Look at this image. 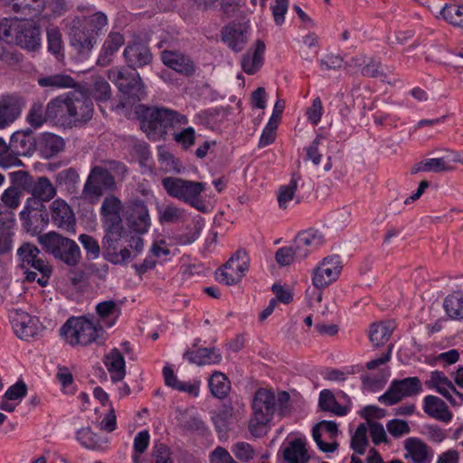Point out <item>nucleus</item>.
I'll use <instances>...</instances> for the list:
<instances>
[{"mask_svg": "<svg viewBox=\"0 0 463 463\" xmlns=\"http://www.w3.org/2000/svg\"><path fill=\"white\" fill-rule=\"evenodd\" d=\"M105 234L102 240L103 248L107 250H116L124 235L123 223L102 225Z\"/></svg>", "mask_w": 463, "mask_h": 463, "instance_id": "a19ab883", "label": "nucleus"}, {"mask_svg": "<svg viewBox=\"0 0 463 463\" xmlns=\"http://www.w3.org/2000/svg\"><path fill=\"white\" fill-rule=\"evenodd\" d=\"M322 431L328 434L329 439H335L338 433V427L335 421L322 420L313 427L312 436L319 449L323 452H334L338 448L336 441L330 443L322 440Z\"/></svg>", "mask_w": 463, "mask_h": 463, "instance_id": "5701e85b", "label": "nucleus"}, {"mask_svg": "<svg viewBox=\"0 0 463 463\" xmlns=\"http://www.w3.org/2000/svg\"><path fill=\"white\" fill-rule=\"evenodd\" d=\"M90 94L97 101H107L111 97V90L108 81L101 77L93 80Z\"/></svg>", "mask_w": 463, "mask_h": 463, "instance_id": "6e6d98bb", "label": "nucleus"}, {"mask_svg": "<svg viewBox=\"0 0 463 463\" xmlns=\"http://www.w3.org/2000/svg\"><path fill=\"white\" fill-rule=\"evenodd\" d=\"M24 107V99L17 95H4L0 98V129L13 124Z\"/></svg>", "mask_w": 463, "mask_h": 463, "instance_id": "aec40b11", "label": "nucleus"}, {"mask_svg": "<svg viewBox=\"0 0 463 463\" xmlns=\"http://www.w3.org/2000/svg\"><path fill=\"white\" fill-rule=\"evenodd\" d=\"M422 391V384L419 377H407L402 380H393L388 390L378 398L384 405L391 406L402 399L418 395Z\"/></svg>", "mask_w": 463, "mask_h": 463, "instance_id": "6e6552de", "label": "nucleus"}, {"mask_svg": "<svg viewBox=\"0 0 463 463\" xmlns=\"http://www.w3.org/2000/svg\"><path fill=\"white\" fill-rule=\"evenodd\" d=\"M150 435L147 430L138 432L134 439L133 460L137 463L139 455L143 454L149 445Z\"/></svg>", "mask_w": 463, "mask_h": 463, "instance_id": "e2e57ef3", "label": "nucleus"}, {"mask_svg": "<svg viewBox=\"0 0 463 463\" xmlns=\"http://www.w3.org/2000/svg\"><path fill=\"white\" fill-rule=\"evenodd\" d=\"M53 223L65 232L75 233L76 219L71 206L62 199H56L51 204Z\"/></svg>", "mask_w": 463, "mask_h": 463, "instance_id": "f3484780", "label": "nucleus"}, {"mask_svg": "<svg viewBox=\"0 0 463 463\" xmlns=\"http://www.w3.org/2000/svg\"><path fill=\"white\" fill-rule=\"evenodd\" d=\"M249 269V258L245 250H238L216 272L217 279L226 285H234L241 281Z\"/></svg>", "mask_w": 463, "mask_h": 463, "instance_id": "9d476101", "label": "nucleus"}, {"mask_svg": "<svg viewBox=\"0 0 463 463\" xmlns=\"http://www.w3.org/2000/svg\"><path fill=\"white\" fill-rule=\"evenodd\" d=\"M174 140L182 146L184 149H188L194 145L195 131L194 128L188 127L182 129L180 132L174 134Z\"/></svg>", "mask_w": 463, "mask_h": 463, "instance_id": "680f3d73", "label": "nucleus"}, {"mask_svg": "<svg viewBox=\"0 0 463 463\" xmlns=\"http://www.w3.org/2000/svg\"><path fill=\"white\" fill-rule=\"evenodd\" d=\"M161 60L165 66L186 77L193 76L196 70L193 59L178 51H163Z\"/></svg>", "mask_w": 463, "mask_h": 463, "instance_id": "6ab92c4d", "label": "nucleus"}, {"mask_svg": "<svg viewBox=\"0 0 463 463\" xmlns=\"http://www.w3.org/2000/svg\"><path fill=\"white\" fill-rule=\"evenodd\" d=\"M298 188V180L295 175L286 185H281L278 191V203L280 209H287L288 203L293 200Z\"/></svg>", "mask_w": 463, "mask_h": 463, "instance_id": "864d4df0", "label": "nucleus"}, {"mask_svg": "<svg viewBox=\"0 0 463 463\" xmlns=\"http://www.w3.org/2000/svg\"><path fill=\"white\" fill-rule=\"evenodd\" d=\"M70 127L85 124L92 118L94 105L82 91H70Z\"/></svg>", "mask_w": 463, "mask_h": 463, "instance_id": "f8f14e48", "label": "nucleus"}, {"mask_svg": "<svg viewBox=\"0 0 463 463\" xmlns=\"http://www.w3.org/2000/svg\"><path fill=\"white\" fill-rule=\"evenodd\" d=\"M443 307L451 319H463V292L455 291L448 295L444 299Z\"/></svg>", "mask_w": 463, "mask_h": 463, "instance_id": "79ce46f5", "label": "nucleus"}, {"mask_svg": "<svg viewBox=\"0 0 463 463\" xmlns=\"http://www.w3.org/2000/svg\"><path fill=\"white\" fill-rule=\"evenodd\" d=\"M184 219L185 211L173 203L165 205L158 213V220L161 223L178 222Z\"/></svg>", "mask_w": 463, "mask_h": 463, "instance_id": "8fccbe9b", "label": "nucleus"}, {"mask_svg": "<svg viewBox=\"0 0 463 463\" xmlns=\"http://www.w3.org/2000/svg\"><path fill=\"white\" fill-rule=\"evenodd\" d=\"M253 411L272 417L276 411L275 394L268 389H259L252 402Z\"/></svg>", "mask_w": 463, "mask_h": 463, "instance_id": "473e14b6", "label": "nucleus"}, {"mask_svg": "<svg viewBox=\"0 0 463 463\" xmlns=\"http://www.w3.org/2000/svg\"><path fill=\"white\" fill-rule=\"evenodd\" d=\"M265 52V43L261 40H257L255 50L251 52L248 51L241 59V68L249 75L254 74L263 64V56Z\"/></svg>", "mask_w": 463, "mask_h": 463, "instance_id": "7c9ffc66", "label": "nucleus"}, {"mask_svg": "<svg viewBox=\"0 0 463 463\" xmlns=\"http://www.w3.org/2000/svg\"><path fill=\"white\" fill-rule=\"evenodd\" d=\"M222 41L232 51H242L248 42V32L241 24H229L221 31Z\"/></svg>", "mask_w": 463, "mask_h": 463, "instance_id": "4be33fe9", "label": "nucleus"}, {"mask_svg": "<svg viewBox=\"0 0 463 463\" xmlns=\"http://www.w3.org/2000/svg\"><path fill=\"white\" fill-rule=\"evenodd\" d=\"M158 162L165 173L179 174L184 169L180 160L175 157L172 153L165 149L159 151Z\"/></svg>", "mask_w": 463, "mask_h": 463, "instance_id": "09e8293b", "label": "nucleus"}, {"mask_svg": "<svg viewBox=\"0 0 463 463\" xmlns=\"http://www.w3.org/2000/svg\"><path fill=\"white\" fill-rule=\"evenodd\" d=\"M184 358L197 365L218 364L222 360L221 354L214 348H198L194 351H186Z\"/></svg>", "mask_w": 463, "mask_h": 463, "instance_id": "f704fd0d", "label": "nucleus"}, {"mask_svg": "<svg viewBox=\"0 0 463 463\" xmlns=\"http://www.w3.org/2000/svg\"><path fill=\"white\" fill-rule=\"evenodd\" d=\"M0 34L6 43L29 52H35L41 47V30L32 19L4 18L0 21Z\"/></svg>", "mask_w": 463, "mask_h": 463, "instance_id": "f257e3e1", "label": "nucleus"}, {"mask_svg": "<svg viewBox=\"0 0 463 463\" xmlns=\"http://www.w3.org/2000/svg\"><path fill=\"white\" fill-rule=\"evenodd\" d=\"M271 417L253 411V416L249 421V430L256 438L264 436L267 433V424Z\"/></svg>", "mask_w": 463, "mask_h": 463, "instance_id": "3c124183", "label": "nucleus"}, {"mask_svg": "<svg viewBox=\"0 0 463 463\" xmlns=\"http://www.w3.org/2000/svg\"><path fill=\"white\" fill-rule=\"evenodd\" d=\"M9 318L14 334L24 340L37 336L43 329L38 317L21 309L11 310Z\"/></svg>", "mask_w": 463, "mask_h": 463, "instance_id": "9b49d317", "label": "nucleus"}, {"mask_svg": "<svg viewBox=\"0 0 463 463\" xmlns=\"http://www.w3.org/2000/svg\"><path fill=\"white\" fill-rule=\"evenodd\" d=\"M126 219L129 226L139 234L146 233L151 225L148 209L142 201H135L128 205Z\"/></svg>", "mask_w": 463, "mask_h": 463, "instance_id": "412c9836", "label": "nucleus"}, {"mask_svg": "<svg viewBox=\"0 0 463 463\" xmlns=\"http://www.w3.org/2000/svg\"><path fill=\"white\" fill-rule=\"evenodd\" d=\"M232 452L239 460L248 462L255 456V450L252 446L244 441H238L232 447Z\"/></svg>", "mask_w": 463, "mask_h": 463, "instance_id": "bf43d9fd", "label": "nucleus"}, {"mask_svg": "<svg viewBox=\"0 0 463 463\" xmlns=\"http://www.w3.org/2000/svg\"><path fill=\"white\" fill-rule=\"evenodd\" d=\"M65 142L61 137L43 133L38 139V148L45 158H51L64 149Z\"/></svg>", "mask_w": 463, "mask_h": 463, "instance_id": "72a5a7b5", "label": "nucleus"}, {"mask_svg": "<svg viewBox=\"0 0 463 463\" xmlns=\"http://www.w3.org/2000/svg\"><path fill=\"white\" fill-rule=\"evenodd\" d=\"M404 447L407 451L406 458H410L414 463H425L430 457V449L419 439H407Z\"/></svg>", "mask_w": 463, "mask_h": 463, "instance_id": "e433bc0d", "label": "nucleus"}, {"mask_svg": "<svg viewBox=\"0 0 463 463\" xmlns=\"http://www.w3.org/2000/svg\"><path fill=\"white\" fill-rule=\"evenodd\" d=\"M423 411L431 418L442 422H449L453 414L440 398L434 395H427L423 400Z\"/></svg>", "mask_w": 463, "mask_h": 463, "instance_id": "c85d7f7f", "label": "nucleus"}, {"mask_svg": "<svg viewBox=\"0 0 463 463\" xmlns=\"http://www.w3.org/2000/svg\"><path fill=\"white\" fill-rule=\"evenodd\" d=\"M275 260L279 266H288L297 260L295 247L292 244L288 247L279 248L275 254Z\"/></svg>", "mask_w": 463, "mask_h": 463, "instance_id": "0e129e2a", "label": "nucleus"}, {"mask_svg": "<svg viewBox=\"0 0 463 463\" xmlns=\"http://www.w3.org/2000/svg\"><path fill=\"white\" fill-rule=\"evenodd\" d=\"M96 313L99 320L108 327L115 325L121 314L120 303L114 300L99 302L96 306Z\"/></svg>", "mask_w": 463, "mask_h": 463, "instance_id": "c9c22d12", "label": "nucleus"}, {"mask_svg": "<svg viewBox=\"0 0 463 463\" xmlns=\"http://www.w3.org/2000/svg\"><path fill=\"white\" fill-rule=\"evenodd\" d=\"M46 120L49 119L46 117V112L43 114V106L41 104H33L27 115V122L33 128H39Z\"/></svg>", "mask_w": 463, "mask_h": 463, "instance_id": "69168bd1", "label": "nucleus"}, {"mask_svg": "<svg viewBox=\"0 0 463 463\" xmlns=\"http://www.w3.org/2000/svg\"><path fill=\"white\" fill-rule=\"evenodd\" d=\"M124 58L130 68L136 69L149 64L152 54L149 48L140 43L128 45L123 52Z\"/></svg>", "mask_w": 463, "mask_h": 463, "instance_id": "a878e982", "label": "nucleus"}, {"mask_svg": "<svg viewBox=\"0 0 463 463\" xmlns=\"http://www.w3.org/2000/svg\"><path fill=\"white\" fill-rule=\"evenodd\" d=\"M343 265L338 255L324 258L313 269L312 283L317 289L325 288L335 281L342 271Z\"/></svg>", "mask_w": 463, "mask_h": 463, "instance_id": "1a4fd4ad", "label": "nucleus"}, {"mask_svg": "<svg viewBox=\"0 0 463 463\" xmlns=\"http://www.w3.org/2000/svg\"><path fill=\"white\" fill-rule=\"evenodd\" d=\"M104 364L113 383H118L124 379L126 375L125 360L118 348H113L105 355Z\"/></svg>", "mask_w": 463, "mask_h": 463, "instance_id": "c756f323", "label": "nucleus"}, {"mask_svg": "<svg viewBox=\"0 0 463 463\" xmlns=\"http://www.w3.org/2000/svg\"><path fill=\"white\" fill-rule=\"evenodd\" d=\"M453 169L454 167L445 157L427 158L415 164L411 169V174L416 175L420 172H450Z\"/></svg>", "mask_w": 463, "mask_h": 463, "instance_id": "4c0bfd02", "label": "nucleus"}, {"mask_svg": "<svg viewBox=\"0 0 463 463\" xmlns=\"http://www.w3.org/2000/svg\"><path fill=\"white\" fill-rule=\"evenodd\" d=\"M394 325L391 321L373 323L369 329V339L376 346L383 345L391 337Z\"/></svg>", "mask_w": 463, "mask_h": 463, "instance_id": "ea45409f", "label": "nucleus"}, {"mask_svg": "<svg viewBox=\"0 0 463 463\" xmlns=\"http://www.w3.org/2000/svg\"><path fill=\"white\" fill-rule=\"evenodd\" d=\"M48 48L54 54H59L62 49L61 33L56 27L47 29Z\"/></svg>", "mask_w": 463, "mask_h": 463, "instance_id": "338daca9", "label": "nucleus"}, {"mask_svg": "<svg viewBox=\"0 0 463 463\" xmlns=\"http://www.w3.org/2000/svg\"><path fill=\"white\" fill-rule=\"evenodd\" d=\"M387 430L394 438H400L405 434L410 433L411 428L409 424L402 420H391L386 424Z\"/></svg>", "mask_w": 463, "mask_h": 463, "instance_id": "774afa93", "label": "nucleus"}, {"mask_svg": "<svg viewBox=\"0 0 463 463\" xmlns=\"http://www.w3.org/2000/svg\"><path fill=\"white\" fill-rule=\"evenodd\" d=\"M368 445L367 427L364 423L358 425L351 439V448L358 454L363 455Z\"/></svg>", "mask_w": 463, "mask_h": 463, "instance_id": "5fc2aeb1", "label": "nucleus"}, {"mask_svg": "<svg viewBox=\"0 0 463 463\" xmlns=\"http://www.w3.org/2000/svg\"><path fill=\"white\" fill-rule=\"evenodd\" d=\"M162 185L169 196L183 201L202 213L206 212V206L201 198L202 193L206 189L205 183L167 176L162 179Z\"/></svg>", "mask_w": 463, "mask_h": 463, "instance_id": "39448f33", "label": "nucleus"}, {"mask_svg": "<svg viewBox=\"0 0 463 463\" xmlns=\"http://www.w3.org/2000/svg\"><path fill=\"white\" fill-rule=\"evenodd\" d=\"M71 45L83 55L88 54L94 44L96 37L93 33L88 31L83 25L80 18H76L71 22L69 32Z\"/></svg>", "mask_w": 463, "mask_h": 463, "instance_id": "dca6fc26", "label": "nucleus"}, {"mask_svg": "<svg viewBox=\"0 0 463 463\" xmlns=\"http://www.w3.org/2000/svg\"><path fill=\"white\" fill-rule=\"evenodd\" d=\"M4 227H0V256L8 254L13 249V236L11 228L14 224V220H6L3 222Z\"/></svg>", "mask_w": 463, "mask_h": 463, "instance_id": "603ef678", "label": "nucleus"}, {"mask_svg": "<svg viewBox=\"0 0 463 463\" xmlns=\"http://www.w3.org/2000/svg\"><path fill=\"white\" fill-rule=\"evenodd\" d=\"M80 21L82 22V25L88 31L93 33L95 37L106 31L108 25L107 15L102 12H96L90 16L83 17Z\"/></svg>", "mask_w": 463, "mask_h": 463, "instance_id": "49530a36", "label": "nucleus"}, {"mask_svg": "<svg viewBox=\"0 0 463 463\" xmlns=\"http://www.w3.org/2000/svg\"><path fill=\"white\" fill-rule=\"evenodd\" d=\"M46 0H6L10 10L24 18L38 16L45 7Z\"/></svg>", "mask_w": 463, "mask_h": 463, "instance_id": "cd10ccee", "label": "nucleus"}, {"mask_svg": "<svg viewBox=\"0 0 463 463\" xmlns=\"http://www.w3.org/2000/svg\"><path fill=\"white\" fill-rule=\"evenodd\" d=\"M425 384L430 389H435L452 406L458 407L463 404V393L457 391L452 382L442 372H431L430 380L426 381Z\"/></svg>", "mask_w": 463, "mask_h": 463, "instance_id": "4468645a", "label": "nucleus"}, {"mask_svg": "<svg viewBox=\"0 0 463 463\" xmlns=\"http://www.w3.org/2000/svg\"><path fill=\"white\" fill-rule=\"evenodd\" d=\"M17 256L26 281H37L42 287L48 284L52 268L40 258V250L35 245L29 242L22 244L17 250Z\"/></svg>", "mask_w": 463, "mask_h": 463, "instance_id": "20e7f679", "label": "nucleus"}, {"mask_svg": "<svg viewBox=\"0 0 463 463\" xmlns=\"http://www.w3.org/2000/svg\"><path fill=\"white\" fill-rule=\"evenodd\" d=\"M70 92L51 99L46 106V117L57 125L70 127Z\"/></svg>", "mask_w": 463, "mask_h": 463, "instance_id": "a211bd4d", "label": "nucleus"}, {"mask_svg": "<svg viewBox=\"0 0 463 463\" xmlns=\"http://www.w3.org/2000/svg\"><path fill=\"white\" fill-rule=\"evenodd\" d=\"M20 192L17 187L10 186L1 195L0 214L13 212L20 205Z\"/></svg>", "mask_w": 463, "mask_h": 463, "instance_id": "de8ad7c7", "label": "nucleus"}, {"mask_svg": "<svg viewBox=\"0 0 463 463\" xmlns=\"http://www.w3.org/2000/svg\"><path fill=\"white\" fill-rule=\"evenodd\" d=\"M124 44V37L119 33H110L104 42L102 52L106 57L112 56Z\"/></svg>", "mask_w": 463, "mask_h": 463, "instance_id": "13d9d810", "label": "nucleus"}, {"mask_svg": "<svg viewBox=\"0 0 463 463\" xmlns=\"http://www.w3.org/2000/svg\"><path fill=\"white\" fill-rule=\"evenodd\" d=\"M122 210L123 204L117 196L105 197L100 207L102 225L123 223Z\"/></svg>", "mask_w": 463, "mask_h": 463, "instance_id": "bb28decb", "label": "nucleus"}, {"mask_svg": "<svg viewBox=\"0 0 463 463\" xmlns=\"http://www.w3.org/2000/svg\"><path fill=\"white\" fill-rule=\"evenodd\" d=\"M282 454L287 463H307L309 460L306 442L302 439H295L288 442Z\"/></svg>", "mask_w": 463, "mask_h": 463, "instance_id": "2f4dec72", "label": "nucleus"}, {"mask_svg": "<svg viewBox=\"0 0 463 463\" xmlns=\"http://www.w3.org/2000/svg\"><path fill=\"white\" fill-rule=\"evenodd\" d=\"M109 79L118 87L120 92L140 99L146 94L145 85L137 72L133 73V85H130L131 74L127 75L119 68H113L108 72Z\"/></svg>", "mask_w": 463, "mask_h": 463, "instance_id": "ddd939ff", "label": "nucleus"}, {"mask_svg": "<svg viewBox=\"0 0 463 463\" xmlns=\"http://www.w3.org/2000/svg\"><path fill=\"white\" fill-rule=\"evenodd\" d=\"M324 235L315 229H307L297 234L293 241L297 260H305L324 243Z\"/></svg>", "mask_w": 463, "mask_h": 463, "instance_id": "2eb2a0df", "label": "nucleus"}, {"mask_svg": "<svg viewBox=\"0 0 463 463\" xmlns=\"http://www.w3.org/2000/svg\"><path fill=\"white\" fill-rule=\"evenodd\" d=\"M209 387L212 394L218 399L225 398L231 390L229 379L220 372H214L212 374L209 379Z\"/></svg>", "mask_w": 463, "mask_h": 463, "instance_id": "c03bdc74", "label": "nucleus"}, {"mask_svg": "<svg viewBox=\"0 0 463 463\" xmlns=\"http://www.w3.org/2000/svg\"><path fill=\"white\" fill-rule=\"evenodd\" d=\"M12 183L21 189L30 192L35 179L28 172L20 170L10 173Z\"/></svg>", "mask_w": 463, "mask_h": 463, "instance_id": "052dcab7", "label": "nucleus"}, {"mask_svg": "<svg viewBox=\"0 0 463 463\" xmlns=\"http://www.w3.org/2000/svg\"><path fill=\"white\" fill-rule=\"evenodd\" d=\"M60 334L70 345H88L105 341L103 327L83 317L69 318L61 327Z\"/></svg>", "mask_w": 463, "mask_h": 463, "instance_id": "7ed1b4c3", "label": "nucleus"}, {"mask_svg": "<svg viewBox=\"0 0 463 463\" xmlns=\"http://www.w3.org/2000/svg\"><path fill=\"white\" fill-rule=\"evenodd\" d=\"M319 408L323 411H330L337 416H344L347 413L348 410L346 407L339 404L329 390H323L319 394Z\"/></svg>", "mask_w": 463, "mask_h": 463, "instance_id": "37998d69", "label": "nucleus"}, {"mask_svg": "<svg viewBox=\"0 0 463 463\" xmlns=\"http://www.w3.org/2000/svg\"><path fill=\"white\" fill-rule=\"evenodd\" d=\"M80 242L86 250L87 259L97 260L100 254V247L96 239L88 234H81L79 237Z\"/></svg>", "mask_w": 463, "mask_h": 463, "instance_id": "4d7b16f0", "label": "nucleus"}, {"mask_svg": "<svg viewBox=\"0 0 463 463\" xmlns=\"http://www.w3.org/2000/svg\"><path fill=\"white\" fill-rule=\"evenodd\" d=\"M37 83L40 87L50 90L71 89L77 84L73 78L64 73L40 76Z\"/></svg>", "mask_w": 463, "mask_h": 463, "instance_id": "58836bf2", "label": "nucleus"}, {"mask_svg": "<svg viewBox=\"0 0 463 463\" xmlns=\"http://www.w3.org/2000/svg\"><path fill=\"white\" fill-rule=\"evenodd\" d=\"M38 241L48 253L70 267L78 265L80 260L81 252L79 245L73 240L55 232L39 236Z\"/></svg>", "mask_w": 463, "mask_h": 463, "instance_id": "423d86ee", "label": "nucleus"}, {"mask_svg": "<svg viewBox=\"0 0 463 463\" xmlns=\"http://www.w3.org/2000/svg\"><path fill=\"white\" fill-rule=\"evenodd\" d=\"M78 441L88 449H102L107 441L95 434L90 428H82L77 432Z\"/></svg>", "mask_w": 463, "mask_h": 463, "instance_id": "a18cd8bd", "label": "nucleus"}, {"mask_svg": "<svg viewBox=\"0 0 463 463\" xmlns=\"http://www.w3.org/2000/svg\"><path fill=\"white\" fill-rule=\"evenodd\" d=\"M237 409L232 404H223L220 410L212 417L215 428L219 432H226L230 424L234 420H239L244 411V405L242 403H236Z\"/></svg>", "mask_w": 463, "mask_h": 463, "instance_id": "b1692460", "label": "nucleus"}, {"mask_svg": "<svg viewBox=\"0 0 463 463\" xmlns=\"http://www.w3.org/2000/svg\"><path fill=\"white\" fill-rule=\"evenodd\" d=\"M187 123V117L175 110L165 108H147L140 120V127L149 139L156 141L165 137L168 128Z\"/></svg>", "mask_w": 463, "mask_h": 463, "instance_id": "f03ea898", "label": "nucleus"}, {"mask_svg": "<svg viewBox=\"0 0 463 463\" xmlns=\"http://www.w3.org/2000/svg\"><path fill=\"white\" fill-rule=\"evenodd\" d=\"M116 189L115 177L103 166L91 168L84 184L82 196L88 200L99 199L106 191Z\"/></svg>", "mask_w": 463, "mask_h": 463, "instance_id": "0eeeda50", "label": "nucleus"}, {"mask_svg": "<svg viewBox=\"0 0 463 463\" xmlns=\"http://www.w3.org/2000/svg\"><path fill=\"white\" fill-rule=\"evenodd\" d=\"M29 193L32 197L27 199L28 208L31 207V203L41 204L42 202L51 201L56 195V188L49 178L42 176L34 180Z\"/></svg>", "mask_w": 463, "mask_h": 463, "instance_id": "393cba45", "label": "nucleus"}]
</instances>
